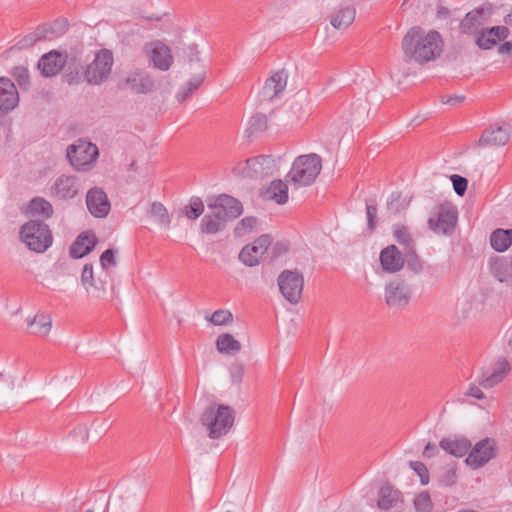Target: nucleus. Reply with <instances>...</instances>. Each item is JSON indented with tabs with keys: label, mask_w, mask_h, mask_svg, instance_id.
<instances>
[{
	"label": "nucleus",
	"mask_w": 512,
	"mask_h": 512,
	"mask_svg": "<svg viewBox=\"0 0 512 512\" xmlns=\"http://www.w3.org/2000/svg\"><path fill=\"white\" fill-rule=\"evenodd\" d=\"M401 46L405 60L424 64L441 54L443 40L438 31L426 33L421 27L415 26L405 34Z\"/></svg>",
	"instance_id": "nucleus-1"
},
{
	"label": "nucleus",
	"mask_w": 512,
	"mask_h": 512,
	"mask_svg": "<svg viewBox=\"0 0 512 512\" xmlns=\"http://www.w3.org/2000/svg\"><path fill=\"white\" fill-rule=\"evenodd\" d=\"M212 212L206 214L200 223V230L205 234H216L224 229L226 222L239 217L243 212L241 202L227 194H221L213 201H208Z\"/></svg>",
	"instance_id": "nucleus-2"
},
{
	"label": "nucleus",
	"mask_w": 512,
	"mask_h": 512,
	"mask_svg": "<svg viewBox=\"0 0 512 512\" xmlns=\"http://www.w3.org/2000/svg\"><path fill=\"white\" fill-rule=\"evenodd\" d=\"M201 423L207 428L211 439H218L226 435L233 426L234 410L225 404H219L216 408L211 405L202 413Z\"/></svg>",
	"instance_id": "nucleus-3"
},
{
	"label": "nucleus",
	"mask_w": 512,
	"mask_h": 512,
	"mask_svg": "<svg viewBox=\"0 0 512 512\" xmlns=\"http://www.w3.org/2000/svg\"><path fill=\"white\" fill-rule=\"evenodd\" d=\"M322 169V159L316 153L300 155L292 163L287 178L300 186L313 184Z\"/></svg>",
	"instance_id": "nucleus-4"
},
{
	"label": "nucleus",
	"mask_w": 512,
	"mask_h": 512,
	"mask_svg": "<svg viewBox=\"0 0 512 512\" xmlns=\"http://www.w3.org/2000/svg\"><path fill=\"white\" fill-rule=\"evenodd\" d=\"M20 238L27 247L37 253L46 251L53 242L49 226L40 220H29L20 229Z\"/></svg>",
	"instance_id": "nucleus-5"
},
{
	"label": "nucleus",
	"mask_w": 512,
	"mask_h": 512,
	"mask_svg": "<svg viewBox=\"0 0 512 512\" xmlns=\"http://www.w3.org/2000/svg\"><path fill=\"white\" fill-rule=\"evenodd\" d=\"M458 220L456 207L445 202L433 208L428 219V227L436 234L452 235Z\"/></svg>",
	"instance_id": "nucleus-6"
},
{
	"label": "nucleus",
	"mask_w": 512,
	"mask_h": 512,
	"mask_svg": "<svg viewBox=\"0 0 512 512\" xmlns=\"http://www.w3.org/2000/svg\"><path fill=\"white\" fill-rule=\"evenodd\" d=\"M113 63V53L110 50L97 51L94 60L84 69V80L90 85H100L106 82L111 74Z\"/></svg>",
	"instance_id": "nucleus-7"
},
{
	"label": "nucleus",
	"mask_w": 512,
	"mask_h": 512,
	"mask_svg": "<svg viewBox=\"0 0 512 512\" xmlns=\"http://www.w3.org/2000/svg\"><path fill=\"white\" fill-rule=\"evenodd\" d=\"M413 286L404 278L396 277L385 285V304L395 310H403L412 298Z\"/></svg>",
	"instance_id": "nucleus-8"
},
{
	"label": "nucleus",
	"mask_w": 512,
	"mask_h": 512,
	"mask_svg": "<svg viewBox=\"0 0 512 512\" xmlns=\"http://www.w3.org/2000/svg\"><path fill=\"white\" fill-rule=\"evenodd\" d=\"M66 156L75 170L86 171L97 160L99 151L95 144L79 140L76 144L68 146Z\"/></svg>",
	"instance_id": "nucleus-9"
},
{
	"label": "nucleus",
	"mask_w": 512,
	"mask_h": 512,
	"mask_svg": "<svg viewBox=\"0 0 512 512\" xmlns=\"http://www.w3.org/2000/svg\"><path fill=\"white\" fill-rule=\"evenodd\" d=\"M277 282L281 294L289 303L297 304L300 301L304 287V277L300 271L284 270L279 274Z\"/></svg>",
	"instance_id": "nucleus-10"
},
{
	"label": "nucleus",
	"mask_w": 512,
	"mask_h": 512,
	"mask_svg": "<svg viewBox=\"0 0 512 512\" xmlns=\"http://www.w3.org/2000/svg\"><path fill=\"white\" fill-rule=\"evenodd\" d=\"M275 160L272 155L248 158L236 168L243 177L258 179L272 174Z\"/></svg>",
	"instance_id": "nucleus-11"
},
{
	"label": "nucleus",
	"mask_w": 512,
	"mask_h": 512,
	"mask_svg": "<svg viewBox=\"0 0 512 512\" xmlns=\"http://www.w3.org/2000/svg\"><path fill=\"white\" fill-rule=\"evenodd\" d=\"M465 458V463L473 469L486 465L497 455V444L495 439L486 437L471 447Z\"/></svg>",
	"instance_id": "nucleus-12"
},
{
	"label": "nucleus",
	"mask_w": 512,
	"mask_h": 512,
	"mask_svg": "<svg viewBox=\"0 0 512 512\" xmlns=\"http://www.w3.org/2000/svg\"><path fill=\"white\" fill-rule=\"evenodd\" d=\"M82 189V182L79 177L62 174L55 179L50 187V196L59 200H70L77 197Z\"/></svg>",
	"instance_id": "nucleus-13"
},
{
	"label": "nucleus",
	"mask_w": 512,
	"mask_h": 512,
	"mask_svg": "<svg viewBox=\"0 0 512 512\" xmlns=\"http://www.w3.org/2000/svg\"><path fill=\"white\" fill-rule=\"evenodd\" d=\"M271 244L272 237L269 234H263L253 243L247 244L241 249L239 260L246 266H256Z\"/></svg>",
	"instance_id": "nucleus-14"
},
{
	"label": "nucleus",
	"mask_w": 512,
	"mask_h": 512,
	"mask_svg": "<svg viewBox=\"0 0 512 512\" xmlns=\"http://www.w3.org/2000/svg\"><path fill=\"white\" fill-rule=\"evenodd\" d=\"M149 60L153 67L160 71H168L174 59L171 49L160 40H155L146 45Z\"/></svg>",
	"instance_id": "nucleus-15"
},
{
	"label": "nucleus",
	"mask_w": 512,
	"mask_h": 512,
	"mask_svg": "<svg viewBox=\"0 0 512 512\" xmlns=\"http://www.w3.org/2000/svg\"><path fill=\"white\" fill-rule=\"evenodd\" d=\"M86 205L88 211L96 218L106 217L111 208L107 194L100 187H93L87 192Z\"/></svg>",
	"instance_id": "nucleus-16"
},
{
	"label": "nucleus",
	"mask_w": 512,
	"mask_h": 512,
	"mask_svg": "<svg viewBox=\"0 0 512 512\" xmlns=\"http://www.w3.org/2000/svg\"><path fill=\"white\" fill-rule=\"evenodd\" d=\"M288 75L285 70L276 71L269 77L262 87L259 98L261 102H272L279 94H281L287 85Z\"/></svg>",
	"instance_id": "nucleus-17"
},
{
	"label": "nucleus",
	"mask_w": 512,
	"mask_h": 512,
	"mask_svg": "<svg viewBox=\"0 0 512 512\" xmlns=\"http://www.w3.org/2000/svg\"><path fill=\"white\" fill-rule=\"evenodd\" d=\"M510 371V364L504 357H499L497 361L487 370L482 372L479 384L490 389L501 383Z\"/></svg>",
	"instance_id": "nucleus-18"
},
{
	"label": "nucleus",
	"mask_w": 512,
	"mask_h": 512,
	"mask_svg": "<svg viewBox=\"0 0 512 512\" xmlns=\"http://www.w3.org/2000/svg\"><path fill=\"white\" fill-rule=\"evenodd\" d=\"M510 135L511 131L509 126L491 125L482 132L477 146H504L508 143Z\"/></svg>",
	"instance_id": "nucleus-19"
},
{
	"label": "nucleus",
	"mask_w": 512,
	"mask_h": 512,
	"mask_svg": "<svg viewBox=\"0 0 512 512\" xmlns=\"http://www.w3.org/2000/svg\"><path fill=\"white\" fill-rule=\"evenodd\" d=\"M66 59L64 54L52 50L44 54L38 61V69L41 75L49 78L56 76L65 66Z\"/></svg>",
	"instance_id": "nucleus-20"
},
{
	"label": "nucleus",
	"mask_w": 512,
	"mask_h": 512,
	"mask_svg": "<svg viewBox=\"0 0 512 512\" xmlns=\"http://www.w3.org/2000/svg\"><path fill=\"white\" fill-rule=\"evenodd\" d=\"M404 253L394 244L388 245L380 252L382 269L388 273H396L404 267Z\"/></svg>",
	"instance_id": "nucleus-21"
},
{
	"label": "nucleus",
	"mask_w": 512,
	"mask_h": 512,
	"mask_svg": "<svg viewBox=\"0 0 512 512\" xmlns=\"http://www.w3.org/2000/svg\"><path fill=\"white\" fill-rule=\"evenodd\" d=\"M19 103V93L15 84L7 77H0V110L12 111Z\"/></svg>",
	"instance_id": "nucleus-22"
},
{
	"label": "nucleus",
	"mask_w": 512,
	"mask_h": 512,
	"mask_svg": "<svg viewBox=\"0 0 512 512\" xmlns=\"http://www.w3.org/2000/svg\"><path fill=\"white\" fill-rule=\"evenodd\" d=\"M97 239L89 231L80 233L69 248V254L74 259L88 255L95 247Z\"/></svg>",
	"instance_id": "nucleus-23"
},
{
	"label": "nucleus",
	"mask_w": 512,
	"mask_h": 512,
	"mask_svg": "<svg viewBox=\"0 0 512 512\" xmlns=\"http://www.w3.org/2000/svg\"><path fill=\"white\" fill-rule=\"evenodd\" d=\"M439 446L448 454L462 458L469 454L472 447V443L469 439L464 436H455L452 438H443L439 442Z\"/></svg>",
	"instance_id": "nucleus-24"
},
{
	"label": "nucleus",
	"mask_w": 512,
	"mask_h": 512,
	"mask_svg": "<svg viewBox=\"0 0 512 512\" xmlns=\"http://www.w3.org/2000/svg\"><path fill=\"white\" fill-rule=\"evenodd\" d=\"M404 503L401 491L394 489L390 484H386L379 489L377 504L381 510L399 508Z\"/></svg>",
	"instance_id": "nucleus-25"
},
{
	"label": "nucleus",
	"mask_w": 512,
	"mask_h": 512,
	"mask_svg": "<svg viewBox=\"0 0 512 512\" xmlns=\"http://www.w3.org/2000/svg\"><path fill=\"white\" fill-rule=\"evenodd\" d=\"M66 64L64 66V81L69 85L80 84L83 78L82 60L75 54H65Z\"/></svg>",
	"instance_id": "nucleus-26"
},
{
	"label": "nucleus",
	"mask_w": 512,
	"mask_h": 512,
	"mask_svg": "<svg viewBox=\"0 0 512 512\" xmlns=\"http://www.w3.org/2000/svg\"><path fill=\"white\" fill-rule=\"evenodd\" d=\"M199 70L183 85L176 94L178 102L188 99L203 84L206 78V71L202 64H198Z\"/></svg>",
	"instance_id": "nucleus-27"
},
{
	"label": "nucleus",
	"mask_w": 512,
	"mask_h": 512,
	"mask_svg": "<svg viewBox=\"0 0 512 512\" xmlns=\"http://www.w3.org/2000/svg\"><path fill=\"white\" fill-rule=\"evenodd\" d=\"M123 85L137 94H146L155 89L154 79L149 75L142 77L129 76L124 80ZM119 87L122 88V84Z\"/></svg>",
	"instance_id": "nucleus-28"
},
{
	"label": "nucleus",
	"mask_w": 512,
	"mask_h": 512,
	"mask_svg": "<svg viewBox=\"0 0 512 512\" xmlns=\"http://www.w3.org/2000/svg\"><path fill=\"white\" fill-rule=\"evenodd\" d=\"M356 10L353 6H345L336 10L330 18L331 25L336 29H346L355 20Z\"/></svg>",
	"instance_id": "nucleus-29"
},
{
	"label": "nucleus",
	"mask_w": 512,
	"mask_h": 512,
	"mask_svg": "<svg viewBox=\"0 0 512 512\" xmlns=\"http://www.w3.org/2000/svg\"><path fill=\"white\" fill-rule=\"evenodd\" d=\"M483 14L484 10L482 8H476L468 12L460 22L459 29L461 33L467 35L474 34L483 23Z\"/></svg>",
	"instance_id": "nucleus-30"
},
{
	"label": "nucleus",
	"mask_w": 512,
	"mask_h": 512,
	"mask_svg": "<svg viewBox=\"0 0 512 512\" xmlns=\"http://www.w3.org/2000/svg\"><path fill=\"white\" fill-rule=\"evenodd\" d=\"M490 245L497 252H505L512 245V229L498 228L490 235Z\"/></svg>",
	"instance_id": "nucleus-31"
},
{
	"label": "nucleus",
	"mask_w": 512,
	"mask_h": 512,
	"mask_svg": "<svg viewBox=\"0 0 512 512\" xmlns=\"http://www.w3.org/2000/svg\"><path fill=\"white\" fill-rule=\"evenodd\" d=\"M52 327V320L49 315L37 314L33 319L27 320V329L30 334L46 336Z\"/></svg>",
	"instance_id": "nucleus-32"
},
{
	"label": "nucleus",
	"mask_w": 512,
	"mask_h": 512,
	"mask_svg": "<svg viewBox=\"0 0 512 512\" xmlns=\"http://www.w3.org/2000/svg\"><path fill=\"white\" fill-rule=\"evenodd\" d=\"M267 198L283 205L288 201V186L281 179L273 180L266 189Z\"/></svg>",
	"instance_id": "nucleus-33"
},
{
	"label": "nucleus",
	"mask_w": 512,
	"mask_h": 512,
	"mask_svg": "<svg viewBox=\"0 0 512 512\" xmlns=\"http://www.w3.org/2000/svg\"><path fill=\"white\" fill-rule=\"evenodd\" d=\"M40 34L44 40H52L62 36L67 30V24L63 20H56L51 24L38 26Z\"/></svg>",
	"instance_id": "nucleus-34"
},
{
	"label": "nucleus",
	"mask_w": 512,
	"mask_h": 512,
	"mask_svg": "<svg viewBox=\"0 0 512 512\" xmlns=\"http://www.w3.org/2000/svg\"><path fill=\"white\" fill-rule=\"evenodd\" d=\"M40 34L44 40H52L62 36L67 30V24L63 20H56L51 24L38 26Z\"/></svg>",
	"instance_id": "nucleus-35"
},
{
	"label": "nucleus",
	"mask_w": 512,
	"mask_h": 512,
	"mask_svg": "<svg viewBox=\"0 0 512 512\" xmlns=\"http://www.w3.org/2000/svg\"><path fill=\"white\" fill-rule=\"evenodd\" d=\"M40 34L44 40H52L62 36L67 30V24L63 20H56L51 24L38 26Z\"/></svg>",
	"instance_id": "nucleus-36"
},
{
	"label": "nucleus",
	"mask_w": 512,
	"mask_h": 512,
	"mask_svg": "<svg viewBox=\"0 0 512 512\" xmlns=\"http://www.w3.org/2000/svg\"><path fill=\"white\" fill-rule=\"evenodd\" d=\"M28 207L32 215H39L45 219L51 218L54 212L52 204L42 197L33 198Z\"/></svg>",
	"instance_id": "nucleus-37"
},
{
	"label": "nucleus",
	"mask_w": 512,
	"mask_h": 512,
	"mask_svg": "<svg viewBox=\"0 0 512 512\" xmlns=\"http://www.w3.org/2000/svg\"><path fill=\"white\" fill-rule=\"evenodd\" d=\"M393 236L395 240L403 246L404 251L415 247L414 239L407 226L395 224L393 226Z\"/></svg>",
	"instance_id": "nucleus-38"
},
{
	"label": "nucleus",
	"mask_w": 512,
	"mask_h": 512,
	"mask_svg": "<svg viewBox=\"0 0 512 512\" xmlns=\"http://www.w3.org/2000/svg\"><path fill=\"white\" fill-rule=\"evenodd\" d=\"M218 352H238L241 350V343L230 333L220 334L216 339Z\"/></svg>",
	"instance_id": "nucleus-39"
},
{
	"label": "nucleus",
	"mask_w": 512,
	"mask_h": 512,
	"mask_svg": "<svg viewBox=\"0 0 512 512\" xmlns=\"http://www.w3.org/2000/svg\"><path fill=\"white\" fill-rule=\"evenodd\" d=\"M404 264L406 263L407 269L414 274H419L423 271V262L416 253L415 247L404 251Z\"/></svg>",
	"instance_id": "nucleus-40"
},
{
	"label": "nucleus",
	"mask_w": 512,
	"mask_h": 512,
	"mask_svg": "<svg viewBox=\"0 0 512 512\" xmlns=\"http://www.w3.org/2000/svg\"><path fill=\"white\" fill-rule=\"evenodd\" d=\"M204 211V204L201 198L192 197L183 208L184 215L190 220H196Z\"/></svg>",
	"instance_id": "nucleus-41"
},
{
	"label": "nucleus",
	"mask_w": 512,
	"mask_h": 512,
	"mask_svg": "<svg viewBox=\"0 0 512 512\" xmlns=\"http://www.w3.org/2000/svg\"><path fill=\"white\" fill-rule=\"evenodd\" d=\"M12 75L19 85L20 89L23 91H28L30 89V75L29 70L24 66H16L13 68Z\"/></svg>",
	"instance_id": "nucleus-42"
},
{
	"label": "nucleus",
	"mask_w": 512,
	"mask_h": 512,
	"mask_svg": "<svg viewBox=\"0 0 512 512\" xmlns=\"http://www.w3.org/2000/svg\"><path fill=\"white\" fill-rule=\"evenodd\" d=\"M150 215L161 225L169 226L170 217L167 209L161 202H153L150 209Z\"/></svg>",
	"instance_id": "nucleus-43"
},
{
	"label": "nucleus",
	"mask_w": 512,
	"mask_h": 512,
	"mask_svg": "<svg viewBox=\"0 0 512 512\" xmlns=\"http://www.w3.org/2000/svg\"><path fill=\"white\" fill-rule=\"evenodd\" d=\"M206 319L215 326L227 325L233 321V314L228 309H219L214 311Z\"/></svg>",
	"instance_id": "nucleus-44"
},
{
	"label": "nucleus",
	"mask_w": 512,
	"mask_h": 512,
	"mask_svg": "<svg viewBox=\"0 0 512 512\" xmlns=\"http://www.w3.org/2000/svg\"><path fill=\"white\" fill-rule=\"evenodd\" d=\"M413 504L417 512H432L433 510V503L428 491H422L416 495Z\"/></svg>",
	"instance_id": "nucleus-45"
},
{
	"label": "nucleus",
	"mask_w": 512,
	"mask_h": 512,
	"mask_svg": "<svg viewBox=\"0 0 512 512\" xmlns=\"http://www.w3.org/2000/svg\"><path fill=\"white\" fill-rule=\"evenodd\" d=\"M268 127V118L264 114H255L249 121V134H256L265 131Z\"/></svg>",
	"instance_id": "nucleus-46"
},
{
	"label": "nucleus",
	"mask_w": 512,
	"mask_h": 512,
	"mask_svg": "<svg viewBox=\"0 0 512 512\" xmlns=\"http://www.w3.org/2000/svg\"><path fill=\"white\" fill-rule=\"evenodd\" d=\"M39 41H43V39L37 27L34 31L30 32L29 34L25 35L20 40H18L17 43L15 44V47L18 50L28 49Z\"/></svg>",
	"instance_id": "nucleus-47"
},
{
	"label": "nucleus",
	"mask_w": 512,
	"mask_h": 512,
	"mask_svg": "<svg viewBox=\"0 0 512 512\" xmlns=\"http://www.w3.org/2000/svg\"><path fill=\"white\" fill-rule=\"evenodd\" d=\"M493 35H494V33H492V34L488 33V28L483 29L477 36L476 44L478 45V47L480 49H483V50H489V49L493 48L498 43V40Z\"/></svg>",
	"instance_id": "nucleus-48"
},
{
	"label": "nucleus",
	"mask_w": 512,
	"mask_h": 512,
	"mask_svg": "<svg viewBox=\"0 0 512 512\" xmlns=\"http://www.w3.org/2000/svg\"><path fill=\"white\" fill-rule=\"evenodd\" d=\"M367 228L372 233L377 224V205L374 199L366 200Z\"/></svg>",
	"instance_id": "nucleus-49"
},
{
	"label": "nucleus",
	"mask_w": 512,
	"mask_h": 512,
	"mask_svg": "<svg viewBox=\"0 0 512 512\" xmlns=\"http://www.w3.org/2000/svg\"><path fill=\"white\" fill-rule=\"evenodd\" d=\"M408 465L419 476L421 485L425 486L429 483V471L423 462L409 461Z\"/></svg>",
	"instance_id": "nucleus-50"
},
{
	"label": "nucleus",
	"mask_w": 512,
	"mask_h": 512,
	"mask_svg": "<svg viewBox=\"0 0 512 512\" xmlns=\"http://www.w3.org/2000/svg\"><path fill=\"white\" fill-rule=\"evenodd\" d=\"M257 223V218L255 217H245L243 218L235 227L234 232L237 236H243L244 234L250 232Z\"/></svg>",
	"instance_id": "nucleus-51"
},
{
	"label": "nucleus",
	"mask_w": 512,
	"mask_h": 512,
	"mask_svg": "<svg viewBox=\"0 0 512 512\" xmlns=\"http://www.w3.org/2000/svg\"><path fill=\"white\" fill-rule=\"evenodd\" d=\"M450 180L453 185V189L459 196H463L468 187V180L458 174H453L450 176Z\"/></svg>",
	"instance_id": "nucleus-52"
},
{
	"label": "nucleus",
	"mask_w": 512,
	"mask_h": 512,
	"mask_svg": "<svg viewBox=\"0 0 512 512\" xmlns=\"http://www.w3.org/2000/svg\"><path fill=\"white\" fill-rule=\"evenodd\" d=\"M116 250L106 249L100 256V264L104 270H107L109 266H116Z\"/></svg>",
	"instance_id": "nucleus-53"
},
{
	"label": "nucleus",
	"mask_w": 512,
	"mask_h": 512,
	"mask_svg": "<svg viewBox=\"0 0 512 512\" xmlns=\"http://www.w3.org/2000/svg\"><path fill=\"white\" fill-rule=\"evenodd\" d=\"M401 194L399 192H392L387 201V208L391 213L398 214L403 207L399 204Z\"/></svg>",
	"instance_id": "nucleus-54"
},
{
	"label": "nucleus",
	"mask_w": 512,
	"mask_h": 512,
	"mask_svg": "<svg viewBox=\"0 0 512 512\" xmlns=\"http://www.w3.org/2000/svg\"><path fill=\"white\" fill-rule=\"evenodd\" d=\"M231 380L233 383L239 384L242 382L244 376V367L240 363H233L229 367Z\"/></svg>",
	"instance_id": "nucleus-55"
},
{
	"label": "nucleus",
	"mask_w": 512,
	"mask_h": 512,
	"mask_svg": "<svg viewBox=\"0 0 512 512\" xmlns=\"http://www.w3.org/2000/svg\"><path fill=\"white\" fill-rule=\"evenodd\" d=\"M456 480H457L456 468L450 467L441 476L440 483L444 486L450 487L456 483Z\"/></svg>",
	"instance_id": "nucleus-56"
},
{
	"label": "nucleus",
	"mask_w": 512,
	"mask_h": 512,
	"mask_svg": "<svg viewBox=\"0 0 512 512\" xmlns=\"http://www.w3.org/2000/svg\"><path fill=\"white\" fill-rule=\"evenodd\" d=\"M93 265L92 264H85L82 270L81 274V281L84 286L89 285L93 286Z\"/></svg>",
	"instance_id": "nucleus-57"
},
{
	"label": "nucleus",
	"mask_w": 512,
	"mask_h": 512,
	"mask_svg": "<svg viewBox=\"0 0 512 512\" xmlns=\"http://www.w3.org/2000/svg\"><path fill=\"white\" fill-rule=\"evenodd\" d=\"M488 33L496 37L498 41L505 40L509 36V29L506 26H494L488 28Z\"/></svg>",
	"instance_id": "nucleus-58"
},
{
	"label": "nucleus",
	"mask_w": 512,
	"mask_h": 512,
	"mask_svg": "<svg viewBox=\"0 0 512 512\" xmlns=\"http://www.w3.org/2000/svg\"><path fill=\"white\" fill-rule=\"evenodd\" d=\"M186 53L189 58L190 69H192V66L194 63L196 64L197 67H198V64H201L199 57H198L199 52L197 50V45L192 44V45L188 46Z\"/></svg>",
	"instance_id": "nucleus-59"
},
{
	"label": "nucleus",
	"mask_w": 512,
	"mask_h": 512,
	"mask_svg": "<svg viewBox=\"0 0 512 512\" xmlns=\"http://www.w3.org/2000/svg\"><path fill=\"white\" fill-rule=\"evenodd\" d=\"M465 395L479 400L485 399L486 397L483 391L474 384L469 386L468 390L465 392Z\"/></svg>",
	"instance_id": "nucleus-60"
},
{
	"label": "nucleus",
	"mask_w": 512,
	"mask_h": 512,
	"mask_svg": "<svg viewBox=\"0 0 512 512\" xmlns=\"http://www.w3.org/2000/svg\"><path fill=\"white\" fill-rule=\"evenodd\" d=\"M465 100V96L463 95H454V96H442L441 102L444 104H449L451 106H457L461 104Z\"/></svg>",
	"instance_id": "nucleus-61"
},
{
	"label": "nucleus",
	"mask_w": 512,
	"mask_h": 512,
	"mask_svg": "<svg viewBox=\"0 0 512 512\" xmlns=\"http://www.w3.org/2000/svg\"><path fill=\"white\" fill-rule=\"evenodd\" d=\"M437 453H438V447L435 444L428 442L426 444V446L424 447L423 457L433 458L436 456Z\"/></svg>",
	"instance_id": "nucleus-62"
},
{
	"label": "nucleus",
	"mask_w": 512,
	"mask_h": 512,
	"mask_svg": "<svg viewBox=\"0 0 512 512\" xmlns=\"http://www.w3.org/2000/svg\"><path fill=\"white\" fill-rule=\"evenodd\" d=\"M289 249V246L286 242H277L273 248L274 254L276 256L282 255L286 253Z\"/></svg>",
	"instance_id": "nucleus-63"
},
{
	"label": "nucleus",
	"mask_w": 512,
	"mask_h": 512,
	"mask_svg": "<svg viewBox=\"0 0 512 512\" xmlns=\"http://www.w3.org/2000/svg\"><path fill=\"white\" fill-rule=\"evenodd\" d=\"M499 54H508L512 55V42L506 41L503 44H501L498 48Z\"/></svg>",
	"instance_id": "nucleus-64"
}]
</instances>
